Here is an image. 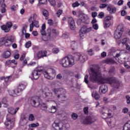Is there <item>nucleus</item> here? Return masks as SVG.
Returning a JSON list of instances; mask_svg holds the SVG:
<instances>
[{
    "mask_svg": "<svg viewBox=\"0 0 130 130\" xmlns=\"http://www.w3.org/2000/svg\"><path fill=\"white\" fill-rule=\"evenodd\" d=\"M90 80L93 83L98 81L101 84H109L111 87L115 89L119 88V81L114 77H108L107 78H102L101 77V72L98 68H91L89 72Z\"/></svg>",
    "mask_w": 130,
    "mask_h": 130,
    "instance_id": "f257e3e1",
    "label": "nucleus"
},
{
    "mask_svg": "<svg viewBox=\"0 0 130 130\" xmlns=\"http://www.w3.org/2000/svg\"><path fill=\"white\" fill-rule=\"evenodd\" d=\"M59 63L63 68H71L75 64V59L73 57H69L66 56L60 60Z\"/></svg>",
    "mask_w": 130,
    "mask_h": 130,
    "instance_id": "f03ea898",
    "label": "nucleus"
},
{
    "mask_svg": "<svg viewBox=\"0 0 130 130\" xmlns=\"http://www.w3.org/2000/svg\"><path fill=\"white\" fill-rule=\"evenodd\" d=\"M43 72V69H42V67H39L36 68L31 73L32 78L34 80H38Z\"/></svg>",
    "mask_w": 130,
    "mask_h": 130,
    "instance_id": "7ed1b4c3",
    "label": "nucleus"
},
{
    "mask_svg": "<svg viewBox=\"0 0 130 130\" xmlns=\"http://www.w3.org/2000/svg\"><path fill=\"white\" fill-rule=\"evenodd\" d=\"M51 33L52 34H54V36H57L58 35V31L55 29H51V28H48L47 29V38H45V37H42V40L43 41H48L49 39H50V37L51 36Z\"/></svg>",
    "mask_w": 130,
    "mask_h": 130,
    "instance_id": "20e7f679",
    "label": "nucleus"
},
{
    "mask_svg": "<svg viewBox=\"0 0 130 130\" xmlns=\"http://www.w3.org/2000/svg\"><path fill=\"white\" fill-rule=\"evenodd\" d=\"M73 58L74 60H76V61H79L81 63H83L88 59V56L86 55H81L80 53H76L75 54Z\"/></svg>",
    "mask_w": 130,
    "mask_h": 130,
    "instance_id": "39448f33",
    "label": "nucleus"
},
{
    "mask_svg": "<svg viewBox=\"0 0 130 130\" xmlns=\"http://www.w3.org/2000/svg\"><path fill=\"white\" fill-rule=\"evenodd\" d=\"M123 25L122 24H120L117 27L116 30L115 31L114 33V38L115 39H119L122 35V32H123Z\"/></svg>",
    "mask_w": 130,
    "mask_h": 130,
    "instance_id": "423d86ee",
    "label": "nucleus"
},
{
    "mask_svg": "<svg viewBox=\"0 0 130 130\" xmlns=\"http://www.w3.org/2000/svg\"><path fill=\"white\" fill-rule=\"evenodd\" d=\"M97 120L95 116H87L85 119L83 120L82 123L83 124H92Z\"/></svg>",
    "mask_w": 130,
    "mask_h": 130,
    "instance_id": "0eeeda50",
    "label": "nucleus"
},
{
    "mask_svg": "<svg viewBox=\"0 0 130 130\" xmlns=\"http://www.w3.org/2000/svg\"><path fill=\"white\" fill-rule=\"evenodd\" d=\"M12 27H13V23L8 21L6 24L1 26V29L4 31L5 33H8V32H10V30H11Z\"/></svg>",
    "mask_w": 130,
    "mask_h": 130,
    "instance_id": "6e6552de",
    "label": "nucleus"
},
{
    "mask_svg": "<svg viewBox=\"0 0 130 130\" xmlns=\"http://www.w3.org/2000/svg\"><path fill=\"white\" fill-rule=\"evenodd\" d=\"M52 127L55 130H63V123L58 122V120H55L52 124Z\"/></svg>",
    "mask_w": 130,
    "mask_h": 130,
    "instance_id": "1a4fd4ad",
    "label": "nucleus"
},
{
    "mask_svg": "<svg viewBox=\"0 0 130 130\" xmlns=\"http://www.w3.org/2000/svg\"><path fill=\"white\" fill-rule=\"evenodd\" d=\"M26 84L19 83L17 88L13 90V92L14 94H18V93H20L23 90H25V88H26Z\"/></svg>",
    "mask_w": 130,
    "mask_h": 130,
    "instance_id": "9d476101",
    "label": "nucleus"
},
{
    "mask_svg": "<svg viewBox=\"0 0 130 130\" xmlns=\"http://www.w3.org/2000/svg\"><path fill=\"white\" fill-rule=\"evenodd\" d=\"M36 27V28H39V22L36 19L31 21V23L29 25V31L32 32L33 31V28Z\"/></svg>",
    "mask_w": 130,
    "mask_h": 130,
    "instance_id": "9b49d317",
    "label": "nucleus"
},
{
    "mask_svg": "<svg viewBox=\"0 0 130 130\" xmlns=\"http://www.w3.org/2000/svg\"><path fill=\"white\" fill-rule=\"evenodd\" d=\"M37 97L36 96H33L29 99V102L30 103V105L32 107H34L35 108H38V105H36L37 104Z\"/></svg>",
    "mask_w": 130,
    "mask_h": 130,
    "instance_id": "f8f14e48",
    "label": "nucleus"
},
{
    "mask_svg": "<svg viewBox=\"0 0 130 130\" xmlns=\"http://www.w3.org/2000/svg\"><path fill=\"white\" fill-rule=\"evenodd\" d=\"M68 23L71 30H75V28H76V24L75 23V20H74L73 17L68 18Z\"/></svg>",
    "mask_w": 130,
    "mask_h": 130,
    "instance_id": "ddd939ff",
    "label": "nucleus"
},
{
    "mask_svg": "<svg viewBox=\"0 0 130 130\" xmlns=\"http://www.w3.org/2000/svg\"><path fill=\"white\" fill-rule=\"evenodd\" d=\"M58 99H60L61 101H67V96H66V90L64 89L63 92H60L59 94L57 96Z\"/></svg>",
    "mask_w": 130,
    "mask_h": 130,
    "instance_id": "4468645a",
    "label": "nucleus"
},
{
    "mask_svg": "<svg viewBox=\"0 0 130 130\" xmlns=\"http://www.w3.org/2000/svg\"><path fill=\"white\" fill-rule=\"evenodd\" d=\"M92 31V27H87V25H83L80 29V31L85 33V34H87V33H89V32H91Z\"/></svg>",
    "mask_w": 130,
    "mask_h": 130,
    "instance_id": "2eb2a0df",
    "label": "nucleus"
},
{
    "mask_svg": "<svg viewBox=\"0 0 130 130\" xmlns=\"http://www.w3.org/2000/svg\"><path fill=\"white\" fill-rule=\"evenodd\" d=\"M107 10L109 12L110 14H114L116 12V8L111 5H109L107 7Z\"/></svg>",
    "mask_w": 130,
    "mask_h": 130,
    "instance_id": "dca6fc26",
    "label": "nucleus"
},
{
    "mask_svg": "<svg viewBox=\"0 0 130 130\" xmlns=\"http://www.w3.org/2000/svg\"><path fill=\"white\" fill-rule=\"evenodd\" d=\"M37 55L38 58H42L47 56V51L45 50L43 52L42 51H39L38 52Z\"/></svg>",
    "mask_w": 130,
    "mask_h": 130,
    "instance_id": "f3484780",
    "label": "nucleus"
},
{
    "mask_svg": "<svg viewBox=\"0 0 130 130\" xmlns=\"http://www.w3.org/2000/svg\"><path fill=\"white\" fill-rule=\"evenodd\" d=\"M7 121H10V122H15L16 118L15 115L12 114H8L6 117Z\"/></svg>",
    "mask_w": 130,
    "mask_h": 130,
    "instance_id": "a211bd4d",
    "label": "nucleus"
},
{
    "mask_svg": "<svg viewBox=\"0 0 130 130\" xmlns=\"http://www.w3.org/2000/svg\"><path fill=\"white\" fill-rule=\"evenodd\" d=\"M19 109H20V108L19 107L16 108L15 109L13 107H9L8 108V114H16Z\"/></svg>",
    "mask_w": 130,
    "mask_h": 130,
    "instance_id": "6ab92c4d",
    "label": "nucleus"
},
{
    "mask_svg": "<svg viewBox=\"0 0 130 130\" xmlns=\"http://www.w3.org/2000/svg\"><path fill=\"white\" fill-rule=\"evenodd\" d=\"M122 50H112V51L111 52L112 53H115V56H114V58H118L119 57V56H120L122 54Z\"/></svg>",
    "mask_w": 130,
    "mask_h": 130,
    "instance_id": "aec40b11",
    "label": "nucleus"
},
{
    "mask_svg": "<svg viewBox=\"0 0 130 130\" xmlns=\"http://www.w3.org/2000/svg\"><path fill=\"white\" fill-rule=\"evenodd\" d=\"M4 124L8 128V129H12L13 127H14V125L15 124V122H11L10 121H7L4 123Z\"/></svg>",
    "mask_w": 130,
    "mask_h": 130,
    "instance_id": "412c9836",
    "label": "nucleus"
},
{
    "mask_svg": "<svg viewBox=\"0 0 130 130\" xmlns=\"http://www.w3.org/2000/svg\"><path fill=\"white\" fill-rule=\"evenodd\" d=\"M39 92L42 94H44L46 98H50L51 97H52V93L49 92H45V89H40Z\"/></svg>",
    "mask_w": 130,
    "mask_h": 130,
    "instance_id": "4be33fe9",
    "label": "nucleus"
},
{
    "mask_svg": "<svg viewBox=\"0 0 130 130\" xmlns=\"http://www.w3.org/2000/svg\"><path fill=\"white\" fill-rule=\"evenodd\" d=\"M85 19L84 17H81L80 19H78L77 21V24L78 26H80V25H82L83 23H84V24H89V21H85Z\"/></svg>",
    "mask_w": 130,
    "mask_h": 130,
    "instance_id": "5701e85b",
    "label": "nucleus"
},
{
    "mask_svg": "<svg viewBox=\"0 0 130 130\" xmlns=\"http://www.w3.org/2000/svg\"><path fill=\"white\" fill-rule=\"evenodd\" d=\"M99 92L101 94H105L107 92V85H103L100 87Z\"/></svg>",
    "mask_w": 130,
    "mask_h": 130,
    "instance_id": "b1692460",
    "label": "nucleus"
},
{
    "mask_svg": "<svg viewBox=\"0 0 130 130\" xmlns=\"http://www.w3.org/2000/svg\"><path fill=\"white\" fill-rule=\"evenodd\" d=\"M43 74L45 77V78H46V79H48V80H53V79L52 78V77H53V76H51V74H49L46 71H44L43 70Z\"/></svg>",
    "mask_w": 130,
    "mask_h": 130,
    "instance_id": "393cba45",
    "label": "nucleus"
},
{
    "mask_svg": "<svg viewBox=\"0 0 130 130\" xmlns=\"http://www.w3.org/2000/svg\"><path fill=\"white\" fill-rule=\"evenodd\" d=\"M38 107L40 108V109H41L42 110H44L45 111H46L48 108L47 105L44 103H42V104L39 103L38 105Z\"/></svg>",
    "mask_w": 130,
    "mask_h": 130,
    "instance_id": "a878e982",
    "label": "nucleus"
},
{
    "mask_svg": "<svg viewBox=\"0 0 130 130\" xmlns=\"http://www.w3.org/2000/svg\"><path fill=\"white\" fill-rule=\"evenodd\" d=\"M92 98H94L95 100H99L100 95L99 94L97 91H93L91 93Z\"/></svg>",
    "mask_w": 130,
    "mask_h": 130,
    "instance_id": "bb28decb",
    "label": "nucleus"
},
{
    "mask_svg": "<svg viewBox=\"0 0 130 130\" xmlns=\"http://www.w3.org/2000/svg\"><path fill=\"white\" fill-rule=\"evenodd\" d=\"M52 91L54 92L55 94H60V93H63L64 92V89L63 88H53Z\"/></svg>",
    "mask_w": 130,
    "mask_h": 130,
    "instance_id": "cd10ccee",
    "label": "nucleus"
},
{
    "mask_svg": "<svg viewBox=\"0 0 130 130\" xmlns=\"http://www.w3.org/2000/svg\"><path fill=\"white\" fill-rule=\"evenodd\" d=\"M10 56L11 52L10 51H5L3 54V58H9Z\"/></svg>",
    "mask_w": 130,
    "mask_h": 130,
    "instance_id": "c85d7f7f",
    "label": "nucleus"
},
{
    "mask_svg": "<svg viewBox=\"0 0 130 130\" xmlns=\"http://www.w3.org/2000/svg\"><path fill=\"white\" fill-rule=\"evenodd\" d=\"M2 42L4 44V45H5V46H10V45H12L11 42H9V40H7V39H6V38H3Z\"/></svg>",
    "mask_w": 130,
    "mask_h": 130,
    "instance_id": "c756f323",
    "label": "nucleus"
},
{
    "mask_svg": "<svg viewBox=\"0 0 130 130\" xmlns=\"http://www.w3.org/2000/svg\"><path fill=\"white\" fill-rule=\"evenodd\" d=\"M105 62L108 64H113L116 62L111 58H108L105 60Z\"/></svg>",
    "mask_w": 130,
    "mask_h": 130,
    "instance_id": "7c9ffc66",
    "label": "nucleus"
},
{
    "mask_svg": "<svg viewBox=\"0 0 130 130\" xmlns=\"http://www.w3.org/2000/svg\"><path fill=\"white\" fill-rule=\"evenodd\" d=\"M111 25L110 21L104 20V28H109Z\"/></svg>",
    "mask_w": 130,
    "mask_h": 130,
    "instance_id": "2f4dec72",
    "label": "nucleus"
},
{
    "mask_svg": "<svg viewBox=\"0 0 130 130\" xmlns=\"http://www.w3.org/2000/svg\"><path fill=\"white\" fill-rule=\"evenodd\" d=\"M2 104L4 105V107H9V105L8 104V100H7V98H4L3 99L2 101Z\"/></svg>",
    "mask_w": 130,
    "mask_h": 130,
    "instance_id": "473e14b6",
    "label": "nucleus"
},
{
    "mask_svg": "<svg viewBox=\"0 0 130 130\" xmlns=\"http://www.w3.org/2000/svg\"><path fill=\"white\" fill-rule=\"evenodd\" d=\"M42 14L44 17H46V18H47L48 16H49V13H48V11H47L46 9H44L42 11Z\"/></svg>",
    "mask_w": 130,
    "mask_h": 130,
    "instance_id": "72a5a7b5",
    "label": "nucleus"
},
{
    "mask_svg": "<svg viewBox=\"0 0 130 130\" xmlns=\"http://www.w3.org/2000/svg\"><path fill=\"white\" fill-rule=\"evenodd\" d=\"M76 47H77V43L76 41H72L71 42V48L72 50H75V49H76Z\"/></svg>",
    "mask_w": 130,
    "mask_h": 130,
    "instance_id": "f704fd0d",
    "label": "nucleus"
},
{
    "mask_svg": "<svg viewBox=\"0 0 130 130\" xmlns=\"http://www.w3.org/2000/svg\"><path fill=\"white\" fill-rule=\"evenodd\" d=\"M123 130H130V124L126 123L123 126Z\"/></svg>",
    "mask_w": 130,
    "mask_h": 130,
    "instance_id": "c9c22d12",
    "label": "nucleus"
},
{
    "mask_svg": "<svg viewBox=\"0 0 130 130\" xmlns=\"http://www.w3.org/2000/svg\"><path fill=\"white\" fill-rule=\"evenodd\" d=\"M1 7L2 8V9H1V13L2 14H5V13H6V7H7V5H6V4H3L2 5Z\"/></svg>",
    "mask_w": 130,
    "mask_h": 130,
    "instance_id": "e433bc0d",
    "label": "nucleus"
},
{
    "mask_svg": "<svg viewBox=\"0 0 130 130\" xmlns=\"http://www.w3.org/2000/svg\"><path fill=\"white\" fill-rule=\"evenodd\" d=\"M51 111H50V113H55V112H56V107L53 106L51 107Z\"/></svg>",
    "mask_w": 130,
    "mask_h": 130,
    "instance_id": "4c0bfd02",
    "label": "nucleus"
},
{
    "mask_svg": "<svg viewBox=\"0 0 130 130\" xmlns=\"http://www.w3.org/2000/svg\"><path fill=\"white\" fill-rule=\"evenodd\" d=\"M83 111L84 112V114H86V115H88L89 114V107H86L84 108Z\"/></svg>",
    "mask_w": 130,
    "mask_h": 130,
    "instance_id": "58836bf2",
    "label": "nucleus"
},
{
    "mask_svg": "<svg viewBox=\"0 0 130 130\" xmlns=\"http://www.w3.org/2000/svg\"><path fill=\"white\" fill-rule=\"evenodd\" d=\"M28 119L30 121L35 120V117H34V115H33V114H30L28 117Z\"/></svg>",
    "mask_w": 130,
    "mask_h": 130,
    "instance_id": "ea45409f",
    "label": "nucleus"
},
{
    "mask_svg": "<svg viewBox=\"0 0 130 130\" xmlns=\"http://www.w3.org/2000/svg\"><path fill=\"white\" fill-rule=\"evenodd\" d=\"M50 74H51V77H52V79H54V78H55V75H56V71L53 69H52V72Z\"/></svg>",
    "mask_w": 130,
    "mask_h": 130,
    "instance_id": "a19ab883",
    "label": "nucleus"
},
{
    "mask_svg": "<svg viewBox=\"0 0 130 130\" xmlns=\"http://www.w3.org/2000/svg\"><path fill=\"white\" fill-rule=\"evenodd\" d=\"M40 5H47V0H39Z\"/></svg>",
    "mask_w": 130,
    "mask_h": 130,
    "instance_id": "79ce46f5",
    "label": "nucleus"
},
{
    "mask_svg": "<svg viewBox=\"0 0 130 130\" xmlns=\"http://www.w3.org/2000/svg\"><path fill=\"white\" fill-rule=\"evenodd\" d=\"M29 127H37V126H39V123H31L28 125Z\"/></svg>",
    "mask_w": 130,
    "mask_h": 130,
    "instance_id": "37998d69",
    "label": "nucleus"
},
{
    "mask_svg": "<svg viewBox=\"0 0 130 130\" xmlns=\"http://www.w3.org/2000/svg\"><path fill=\"white\" fill-rule=\"evenodd\" d=\"M69 36H70V34L69 33L63 34L61 37L63 39H67V38H69Z\"/></svg>",
    "mask_w": 130,
    "mask_h": 130,
    "instance_id": "c03bdc74",
    "label": "nucleus"
},
{
    "mask_svg": "<svg viewBox=\"0 0 130 130\" xmlns=\"http://www.w3.org/2000/svg\"><path fill=\"white\" fill-rule=\"evenodd\" d=\"M59 51V49H58V48H54L52 49L53 53H54L55 54H56V53H58Z\"/></svg>",
    "mask_w": 130,
    "mask_h": 130,
    "instance_id": "a18cd8bd",
    "label": "nucleus"
},
{
    "mask_svg": "<svg viewBox=\"0 0 130 130\" xmlns=\"http://www.w3.org/2000/svg\"><path fill=\"white\" fill-rule=\"evenodd\" d=\"M108 7V4H101L99 6L100 9H105V8Z\"/></svg>",
    "mask_w": 130,
    "mask_h": 130,
    "instance_id": "49530a36",
    "label": "nucleus"
},
{
    "mask_svg": "<svg viewBox=\"0 0 130 130\" xmlns=\"http://www.w3.org/2000/svg\"><path fill=\"white\" fill-rule=\"evenodd\" d=\"M7 40H8L10 42H11V44L15 42V39L13 38V37H10L8 38L7 39Z\"/></svg>",
    "mask_w": 130,
    "mask_h": 130,
    "instance_id": "de8ad7c7",
    "label": "nucleus"
},
{
    "mask_svg": "<svg viewBox=\"0 0 130 130\" xmlns=\"http://www.w3.org/2000/svg\"><path fill=\"white\" fill-rule=\"evenodd\" d=\"M72 118L74 119V120H76L77 118H78V114L77 113H73L72 115Z\"/></svg>",
    "mask_w": 130,
    "mask_h": 130,
    "instance_id": "09e8293b",
    "label": "nucleus"
},
{
    "mask_svg": "<svg viewBox=\"0 0 130 130\" xmlns=\"http://www.w3.org/2000/svg\"><path fill=\"white\" fill-rule=\"evenodd\" d=\"M87 52L88 53V54L90 56H92V55H94V53H93V50L92 49H90L89 50H87Z\"/></svg>",
    "mask_w": 130,
    "mask_h": 130,
    "instance_id": "8fccbe9b",
    "label": "nucleus"
},
{
    "mask_svg": "<svg viewBox=\"0 0 130 130\" xmlns=\"http://www.w3.org/2000/svg\"><path fill=\"white\" fill-rule=\"evenodd\" d=\"M31 44V41H30L26 42L25 45L26 48H29V47H30Z\"/></svg>",
    "mask_w": 130,
    "mask_h": 130,
    "instance_id": "3c124183",
    "label": "nucleus"
},
{
    "mask_svg": "<svg viewBox=\"0 0 130 130\" xmlns=\"http://www.w3.org/2000/svg\"><path fill=\"white\" fill-rule=\"evenodd\" d=\"M40 32L41 35H42L43 36H46V35H47V33H46V32L45 31V29H41L40 30Z\"/></svg>",
    "mask_w": 130,
    "mask_h": 130,
    "instance_id": "603ef678",
    "label": "nucleus"
},
{
    "mask_svg": "<svg viewBox=\"0 0 130 130\" xmlns=\"http://www.w3.org/2000/svg\"><path fill=\"white\" fill-rule=\"evenodd\" d=\"M80 6V4L78 2H76L75 3L72 4L73 8H77V7H79Z\"/></svg>",
    "mask_w": 130,
    "mask_h": 130,
    "instance_id": "864d4df0",
    "label": "nucleus"
},
{
    "mask_svg": "<svg viewBox=\"0 0 130 130\" xmlns=\"http://www.w3.org/2000/svg\"><path fill=\"white\" fill-rule=\"evenodd\" d=\"M48 1L51 4V5L52 6H53V7H54V6H55V5H56L55 0H48Z\"/></svg>",
    "mask_w": 130,
    "mask_h": 130,
    "instance_id": "5fc2aeb1",
    "label": "nucleus"
},
{
    "mask_svg": "<svg viewBox=\"0 0 130 130\" xmlns=\"http://www.w3.org/2000/svg\"><path fill=\"white\" fill-rule=\"evenodd\" d=\"M61 14H62V10H59L57 12H56V15H57V17H58V18H59L60 15H61Z\"/></svg>",
    "mask_w": 130,
    "mask_h": 130,
    "instance_id": "6e6d98bb",
    "label": "nucleus"
},
{
    "mask_svg": "<svg viewBox=\"0 0 130 130\" xmlns=\"http://www.w3.org/2000/svg\"><path fill=\"white\" fill-rule=\"evenodd\" d=\"M122 113L125 114L128 112V109L127 108H124L122 110Z\"/></svg>",
    "mask_w": 130,
    "mask_h": 130,
    "instance_id": "4d7b16f0",
    "label": "nucleus"
},
{
    "mask_svg": "<svg viewBox=\"0 0 130 130\" xmlns=\"http://www.w3.org/2000/svg\"><path fill=\"white\" fill-rule=\"evenodd\" d=\"M98 18H100L102 19L104 17V13L100 12L99 15H98Z\"/></svg>",
    "mask_w": 130,
    "mask_h": 130,
    "instance_id": "13d9d810",
    "label": "nucleus"
},
{
    "mask_svg": "<svg viewBox=\"0 0 130 130\" xmlns=\"http://www.w3.org/2000/svg\"><path fill=\"white\" fill-rule=\"evenodd\" d=\"M85 34H86L85 33L81 31V30L80 31V36L81 38H82V39H84V38H85Z\"/></svg>",
    "mask_w": 130,
    "mask_h": 130,
    "instance_id": "bf43d9fd",
    "label": "nucleus"
},
{
    "mask_svg": "<svg viewBox=\"0 0 130 130\" xmlns=\"http://www.w3.org/2000/svg\"><path fill=\"white\" fill-rule=\"evenodd\" d=\"M10 9L13 12H15V11H17V7H16V6L13 5L11 7Z\"/></svg>",
    "mask_w": 130,
    "mask_h": 130,
    "instance_id": "052dcab7",
    "label": "nucleus"
},
{
    "mask_svg": "<svg viewBox=\"0 0 130 130\" xmlns=\"http://www.w3.org/2000/svg\"><path fill=\"white\" fill-rule=\"evenodd\" d=\"M52 85H54V86H55V87H56L57 86H58V85H59V82L58 81H54L52 82Z\"/></svg>",
    "mask_w": 130,
    "mask_h": 130,
    "instance_id": "680f3d73",
    "label": "nucleus"
},
{
    "mask_svg": "<svg viewBox=\"0 0 130 130\" xmlns=\"http://www.w3.org/2000/svg\"><path fill=\"white\" fill-rule=\"evenodd\" d=\"M126 103L127 104H130V97L129 95L126 96Z\"/></svg>",
    "mask_w": 130,
    "mask_h": 130,
    "instance_id": "e2e57ef3",
    "label": "nucleus"
},
{
    "mask_svg": "<svg viewBox=\"0 0 130 130\" xmlns=\"http://www.w3.org/2000/svg\"><path fill=\"white\" fill-rule=\"evenodd\" d=\"M126 14H127L126 11H125L124 10H122V11L121 12V15L123 17L125 16Z\"/></svg>",
    "mask_w": 130,
    "mask_h": 130,
    "instance_id": "0e129e2a",
    "label": "nucleus"
},
{
    "mask_svg": "<svg viewBox=\"0 0 130 130\" xmlns=\"http://www.w3.org/2000/svg\"><path fill=\"white\" fill-rule=\"evenodd\" d=\"M84 82L86 84H88L89 83V81L88 80V75H85L84 77Z\"/></svg>",
    "mask_w": 130,
    "mask_h": 130,
    "instance_id": "69168bd1",
    "label": "nucleus"
},
{
    "mask_svg": "<svg viewBox=\"0 0 130 130\" xmlns=\"http://www.w3.org/2000/svg\"><path fill=\"white\" fill-rule=\"evenodd\" d=\"M92 27L93 29H94L95 30H98V24H94L92 25Z\"/></svg>",
    "mask_w": 130,
    "mask_h": 130,
    "instance_id": "338daca9",
    "label": "nucleus"
},
{
    "mask_svg": "<svg viewBox=\"0 0 130 130\" xmlns=\"http://www.w3.org/2000/svg\"><path fill=\"white\" fill-rule=\"evenodd\" d=\"M118 6H121V5H123V0H119L117 3Z\"/></svg>",
    "mask_w": 130,
    "mask_h": 130,
    "instance_id": "774afa93",
    "label": "nucleus"
}]
</instances>
